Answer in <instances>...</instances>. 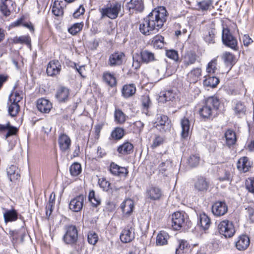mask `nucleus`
Returning a JSON list of instances; mask_svg holds the SVG:
<instances>
[{
    "label": "nucleus",
    "instance_id": "1",
    "mask_svg": "<svg viewBox=\"0 0 254 254\" xmlns=\"http://www.w3.org/2000/svg\"><path fill=\"white\" fill-rule=\"evenodd\" d=\"M167 16L165 7L159 6L154 8L140 22V32L146 36L157 33L163 26Z\"/></svg>",
    "mask_w": 254,
    "mask_h": 254
},
{
    "label": "nucleus",
    "instance_id": "2",
    "mask_svg": "<svg viewBox=\"0 0 254 254\" xmlns=\"http://www.w3.org/2000/svg\"><path fill=\"white\" fill-rule=\"evenodd\" d=\"M220 105L219 99L215 96L208 97L199 109V114L203 119H210L218 109Z\"/></svg>",
    "mask_w": 254,
    "mask_h": 254
},
{
    "label": "nucleus",
    "instance_id": "3",
    "mask_svg": "<svg viewBox=\"0 0 254 254\" xmlns=\"http://www.w3.org/2000/svg\"><path fill=\"white\" fill-rule=\"evenodd\" d=\"M124 3L121 1H116L108 5L106 7L100 10L102 18L107 17L111 19H116L121 14L123 15Z\"/></svg>",
    "mask_w": 254,
    "mask_h": 254
},
{
    "label": "nucleus",
    "instance_id": "4",
    "mask_svg": "<svg viewBox=\"0 0 254 254\" xmlns=\"http://www.w3.org/2000/svg\"><path fill=\"white\" fill-rule=\"evenodd\" d=\"M172 223V228L176 230H179L186 226L189 227L190 224L187 214L180 212H176L173 214Z\"/></svg>",
    "mask_w": 254,
    "mask_h": 254
},
{
    "label": "nucleus",
    "instance_id": "5",
    "mask_svg": "<svg viewBox=\"0 0 254 254\" xmlns=\"http://www.w3.org/2000/svg\"><path fill=\"white\" fill-rule=\"evenodd\" d=\"M222 41L223 43L234 51L238 50V41L233 36L228 28H223L222 33Z\"/></svg>",
    "mask_w": 254,
    "mask_h": 254
},
{
    "label": "nucleus",
    "instance_id": "6",
    "mask_svg": "<svg viewBox=\"0 0 254 254\" xmlns=\"http://www.w3.org/2000/svg\"><path fill=\"white\" fill-rule=\"evenodd\" d=\"M218 229L219 233L226 238L232 237L236 232L233 223L228 220L221 221L218 224Z\"/></svg>",
    "mask_w": 254,
    "mask_h": 254
},
{
    "label": "nucleus",
    "instance_id": "7",
    "mask_svg": "<svg viewBox=\"0 0 254 254\" xmlns=\"http://www.w3.org/2000/svg\"><path fill=\"white\" fill-rule=\"evenodd\" d=\"M65 233L63 236V240L68 245L75 244L78 240V231L74 225H69L65 227Z\"/></svg>",
    "mask_w": 254,
    "mask_h": 254
},
{
    "label": "nucleus",
    "instance_id": "8",
    "mask_svg": "<svg viewBox=\"0 0 254 254\" xmlns=\"http://www.w3.org/2000/svg\"><path fill=\"white\" fill-rule=\"evenodd\" d=\"M86 199V196L83 194H80L72 198L69 203V208L73 212H78L81 210L84 201Z\"/></svg>",
    "mask_w": 254,
    "mask_h": 254
},
{
    "label": "nucleus",
    "instance_id": "9",
    "mask_svg": "<svg viewBox=\"0 0 254 254\" xmlns=\"http://www.w3.org/2000/svg\"><path fill=\"white\" fill-rule=\"evenodd\" d=\"M125 55L121 52H115L111 54L108 61V64L111 67L120 66L123 63Z\"/></svg>",
    "mask_w": 254,
    "mask_h": 254
},
{
    "label": "nucleus",
    "instance_id": "10",
    "mask_svg": "<svg viewBox=\"0 0 254 254\" xmlns=\"http://www.w3.org/2000/svg\"><path fill=\"white\" fill-rule=\"evenodd\" d=\"M194 188L197 191H205L209 186V181L203 176H198L194 180Z\"/></svg>",
    "mask_w": 254,
    "mask_h": 254
},
{
    "label": "nucleus",
    "instance_id": "11",
    "mask_svg": "<svg viewBox=\"0 0 254 254\" xmlns=\"http://www.w3.org/2000/svg\"><path fill=\"white\" fill-rule=\"evenodd\" d=\"M162 196L161 190L157 187H149L146 190V197L151 200H159Z\"/></svg>",
    "mask_w": 254,
    "mask_h": 254
},
{
    "label": "nucleus",
    "instance_id": "12",
    "mask_svg": "<svg viewBox=\"0 0 254 254\" xmlns=\"http://www.w3.org/2000/svg\"><path fill=\"white\" fill-rule=\"evenodd\" d=\"M169 125L168 117L164 115L158 114L154 127H156L160 132H165Z\"/></svg>",
    "mask_w": 254,
    "mask_h": 254
},
{
    "label": "nucleus",
    "instance_id": "13",
    "mask_svg": "<svg viewBox=\"0 0 254 254\" xmlns=\"http://www.w3.org/2000/svg\"><path fill=\"white\" fill-rule=\"evenodd\" d=\"M153 163L155 165H159L158 169L160 173L164 176L167 175V172L171 166L169 161L168 160L163 161L161 158V156L159 155L158 158L154 159Z\"/></svg>",
    "mask_w": 254,
    "mask_h": 254
},
{
    "label": "nucleus",
    "instance_id": "14",
    "mask_svg": "<svg viewBox=\"0 0 254 254\" xmlns=\"http://www.w3.org/2000/svg\"><path fill=\"white\" fill-rule=\"evenodd\" d=\"M252 165L253 163L250 159L246 156H244L238 160L237 167L240 172L246 173L251 169Z\"/></svg>",
    "mask_w": 254,
    "mask_h": 254
},
{
    "label": "nucleus",
    "instance_id": "15",
    "mask_svg": "<svg viewBox=\"0 0 254 254\" xmlns=\"http://www.w3.org/2000/svg\"><path fill=\"white\" fill-rule=\"evenodd\" d=\"M61 70V64L59 61L53 60L48 64L47 73L49 76H53L59 74Z\"/></svg>",
    "mask_w": 254,
    "mask_h": 254
},
{
    "label": "nucleus",
    "instance_id": "16",
    "mask_svg": "<svg viewBox=\"0 0 254 254\" xmlns=\"http://www.w3.org/2000/svg\"><path fill=\"white\" fill-rule=\"evenodd\" d=\"M227 206L224 202L216 201L212 206V212L216 216L224 215L227 212Z\"/></svg>",
    "mask_w": 254,
    "mask_h": 254
},
{
    "label": "nucleus",
    "instance_id": "17",
    "mask_svg": "<svg viewBox=\"0 0 254 254\" xmlns=\"http://www.w3.org/2000/svg\"><path fill=\"white\" fill-rule=\"evenodd\" d=\"M58 142L62 151L68 153L71 145V140L69 136L65 134H62L59 137Z\"/></svg>",
    "mask_w": 254,
    "mask_h": 254
},
{
    "label": "nucleus",
    "instance_id": "18",
    "mask_svg": "<svg viewBox=\"0 0 254 254\" xmlns=\"http://www.w3.org/2000/svg\"><path fill=\"white\" fill-rule=\"evenodd\" d=\"M135 237L134 229L128 227L125 228L120 234L121 241L124 243H129Z\"/></svg>",
    "mask_w": 254,
    "mask_h": 254
},
{
    "label": "nucleus",
    "instance_id": "19",
    "mask_svg": "<svg viewBox=\"0 0 254 254\" xmlns=\"http://www.w3.org/2000/svg\"><path fill=\"white\" fill-rule=\"evenodd\" d=\"M110 171L113 175L119 177H125L128 173L126 168L119 166L114 162L111 163Z\"/></svg>",
    "mask_w": 254,
    "mask_h": 254
},
{
    "label": "nucleus",
    "instance_id": "20",
    "mask_svg": "<svg viewBox=\"0 0 254 254\" xmlns=\"http://www.w3.org/2000/svg\"><path fill=\"white\" fill-rule=\"evenodd\" d=\"M37 108L41 113H48L52 108V104L49 100L41 98L37 100Z\"/></svg>",
    "mask_w": 254,
    "mask_h": 254
},
{
    "label": "nucleus",
    "instance_id": "21",
    "mask_svg": "<svg viewBox=\"0 0 254 254\" xmlns=\"http://www.w3.org/2000/svg\"><path fill=\"white\" fill-rule=\"evenodd\" d=\"M69 95V89L61 86L57 90L56 97L60 102H65L68 100Z\"/></svg>",
    "mask_w": 254,
    "mask_h": 254
},
{
    "label": "nucleus",
    "instance_id": "22",
    "mask_svg": "<svg viewBox=\"0 0 254 254\" xmlns=\"http://www.w3.org/2000/svg\"><path fill=\"white\" fill-rule=\"evenodd\" d=\"M175 97V93L172 90H166L160 92L158 98L159 102L165 103L173 101Z\"/></svg>",
    "mask_w": 254,
    "mask_h": 254
},
{
    "label": "nucleus",
    "instance_id": "23",
    "mask_svg": "<svg viewBox=\"0 0 254 254\" xmlns=\"http://www.w3.org/2000/svg\"><path fill=\"white\" fill-rule=\"evenodd\" d=\"M236 247L239 250H246L250 245L249 238L245 235L239 236L236 242Z\"/></svg>",
    "mask_w": 254,
    "mask_h": 254
},
{
    "label": "nucleus",
    "instance_id": "24",
    "mask_svg": "<svg viewBox=\"0 0 254 254\" xmlns=\"http://www.w3.org/2000/svg\"><path fill=\"white\" fill-rule=\"evenodd\" d=\"M232 167L227 166L218 171L219 180L221 181H230L232 178Z\"/></svg>",
    "mask_w": 254,
    "mask_h": 254
},
{
    "label": "nucleus",
    "instance_id": "25",
    "mask_svg": "<svg viewBox=\"0 0 254 254\" xmlns=\"http://www.w3.org/2000/svg\"><path fill=\"white\" fill-rule=\"evenodd\" d=\"M133 208V202L130 199H126L121 205V208L123 213L126 215H129L132 212Z\"/></svg>",
    "mask_w": 254,
    "mask_h": 254
},
{
    "label": "nucleus",
    "instance_id": "26",
    "mask_svg": "<svg viewBox=\"0 0 254 254\" xmlns=\"http://www.w3.org/2000/svg\"><path fill=\"white\" fill-rule=\"evenodd\" d=\"M127 7L129 11L132 10L137 12H141L144 9V4L142 0H130L127 3Z\"/></svg>",
    "mask_w": 254,
    "mask_h": 254
},
{
    "label": "nucleus",
    "instance_id": "27",
    "mask_svg": "<svg viewBox=\"0 0 254 254\" xmlns=\"http://www.w3.org/2000/svg\"><path fill=\"white\" fill-rule=\"evenodd\" d=\"M201 75V69L196 67L190 70L187 75V80L190 83H195Z\"/></svg>",
    "mask_w": 254,
    "mask_h": 254
},
{
    "label": "nucleus",
    "instance_id": "28",
    "mask_svg": "<svg viewBox=\"0 0 254 254\" xmlns=\"http://www.w3.org/2000/svg\"><path fill=\"white\" fill-rule=\"evenodd\" d=\"M117 151L122 155L130 154L133 151V146L128 141L125 142L118 147Z\"/></svg>",
    "mask_w": 254,
    "mask_h": 254
},
{
    "label": "nucleus",
    "instance_id": "29",
    "mask_svg": "<svg viewBox=\"0 0 254 254\" xmlns=\"http://www.w3.org/2000/svg\"><path fill=\"white\" fill-rule=\"evenodd\" d=\"M136 92V87L133 84H126L123 86L122 93L125 98L132 96Z\"/></svg>",
    "mask_w": 254,
    "mask_h": 254
},
{
    "label": "nucleus",
    "instance_id": "30",
    "mask_svg": "<svg viewBox=\"0 0 254 254\" xmlns=\"http://www.w3.org/2000/svg\"><path fill=\"white\" fill-rule=\"evenodd\" d=\"M140 54L143 63L148 64L156 60L154 54L148 50H142Z\"/></svg>",
    "mask_w": 254,
    "mask_h": 254
},
{
    "label": "nucleus",
    "instance_id": "31",
    "mask_svg": "<svg viewBox=\"0 0 254 254\" xmlns=\"http://www.w3.org/2000/svg\"><path fill=\"white\" fill-rule=\"evenodd\" d=\"M6 130H7V132L5 134V138H8L11 135H15L17 132V128L13 126H11L9 122H8L6 125L0 124V132H3Z\"/></svg>",
    "mask_w": 254,
    "mask_h": 254
},
{
    "label": "nucleus",
    "instance_id": "32",
    "mask_svg": "<svg viewBox=\"0 0 254 254\" xmlns=\"http://www.w3.org/2000/svg\"><path fill=\"white\" fill-rule=\"evenodd\" d=\"M182 128L181 136L183 138H187L189 134L190 129V122L188 119L184 117L181 121Z\"/></svg>",
    "mask_w": 254,
    "mask_h": 254
},
{
    "label": "nucleus",
    "instance_id": "33",
    "mask_svg": "<svg viewBox=\"0 0 254 254\" xmlns=\"http://www.w3.org/2000/svg\"><path fill=\"white\" fill-rule=\"evenodd\" d=\"M226 143L227 146L231 147L234 145L237 141L236 133L231 129L227 130L225 133Z\"/></svg>",
    "mask_w": 254,
    "mask_h": 254
},
{
    "label": "nucleus",
    "instance_id": "34",
    "mask_svg": "<svg viewBox=\"0 0 254 254\" xmlns=\"http://www.w3.org/2000/svg\"><path fill=\"white\" fill-rule=\"evenodd\" d=\"M114 116L115 122L120 125L124 124L127 118L126 114L120 109H115Z\"/></svg>",
    "mask_w": 254,
    "mask_h": 254
},
{
    "label": "nucleus",
    "instance_id": "35",
    "mask_svg": "<svg viewBox=\"0 0 254 254\" xmlns=\"http://www.w3.org/2000/svg\"><path fill=\"white\" fill-rule=\"evenodd\" d=\"M3 217L5 223L16 221L18 218V214L15 210H6L3 213Z\"/></svg>",
    "mask_w": 254,
    "mask_h": 254
},
{
    "label": "nucleus",
    "instance_id": "36",
    "mask_svg": "<svg viewBox=\"0 0 254 254\" xmlns=\"http://www.w3.org/2000/svg\"><path fill=\"white\" fill-rule=\"evenodd\" d=\"M198 224L203 230H207L210 225V220L205 213H200L198 217Z\"/></svg>",
    "mask_w": 254,
    "mask_h": 254
},
{
    "label": "nucleus",
    "instance_id": "37",
    "mask_svg": "<svg viewBox=\"0 0 254 254\" xmlns=\"http://www.w3.org/2000/svg\"><path fill=\"white\" fill-rule=\"evenodd\" d=\"M197 60V56L195 54L192 52L187 53L184 56L183 63L186 67L194 64Z\"/></svg>",
    "mask_w": 254,
    "mask_h": 254
},
{
    "label": "nucleus",
    "instance_id": "38",
    "mask_svg": "<svg viewBox=\"0 0 254 254\" xmlns=\"http://www.w3.org/2000/svg\"><path fill=\"white\" fill-rule=\"evenodd\" d=\"M169 238V236L167 232L164 231H160L156 237L157 245L163 246L166 245Z\"/></svg>",
    "mask_w": 254,
    "mask_h": 254
},
{
    "label": "nucleus",
    "instance_id": "39",
    "mask_svg": "<svg viewBox=\"0 0 254 254\" xmlns=\"http://www.w3.org/2000/svg\"><path fill=\"white\" fill-rule=\"evenodd\" d=\"M203 80V85L205 86L215 87L219 82V80L215 76H205Z\"/></svg>",
    "mask_w": 254,
    "mask_h": 254
},
{
    "label": "nucleus",
    "instance_id": "40",
    "mask_svg": "<svg viewBox=\"0 0 254 254\" xmlns=\"http://www.w3.org/2000/svg\"><path fill=\"white\" fill-rule=\"evenodd\" d=\"M7 174L11 181L17 180L20 177L18 173L17 168L13 165H10L7 168Z\"/></svg>",
    "mask_w": 254,
    "mask_h": 254
},
{
    "label": "nucleus",
    "instance_id": "41",
    "mask_svg": "<svg viewBox=\"0 0 254 254\" xmlns=\"http://www.w3.org/2000/svg\"><path fill=\"white\" fill-rule=\"evenodd\" d=\"M222 58L227 65L232 67L236 63L235 56L232 53L225 52L222 55Z\"/></svg>",
    "mask_w": 254,
    "mask_h": 254
},
{
    "label": "nucleus",
    "instance_id": "42",
    "mask_svg": "<svg viewBox=\"0 0 254 254\" xmlns=\"http://www.w3.org/2000/svg\"><path fill=\"white\" fill-rule=\"evenodd\" d=\"M103 79L104 82L111 87H113L116 85V77L109 72H105L103 73Z\"/></svg>",
    "mask_w": 254,
    "mask_h": 254
},
{
    "label": "nucleus",
    "instance_id": "43",
    "mask_svg": "<svg viewBox=\"0 0 254 254\" xmlns=\"http://www.w3.org/2000/svg\"><path fill=\"white\" fill-rule=\"evenodd\" d=\"M213 0H201L197 2L196 6L199 10L207 11L212 6Z\"/></svg>",
    "mask_w": 254,
    "mask_h": 254
},
{
    "label": "nucleus",
    "instance_id": "44",
    "mask_svg": "<svg viewBox=\"0 0 254 254\" xmlns=\"http://www.w3.org/2000/svg\"><path fill=\"white\" fill-rule=\"evenodd\" d=\"M125 135V130L120 127H117L112 131L111 138L115 140H120Z\"/></svg>",
    "mask_w": 254,
    "mask_h": 254
},
{
    "label": "nucleus",
    "instance_id": "45",
    "mask_svg": "<svg viewBox=\"0 0 254 254\" xmlns=\"http://www.w3.org/2000/svg\"><path fill=\"white\" fill-rule=\"evenodd\" d=\"M10 104L8 107V113L11 117H15L18 114L19 111V106L18 103L12 101V99L9 98Z\"/></svg>",
    "mask_w": 254,
    "mask_h": 254
},
{
    "label": "nucleus",
    "instance_id": "46",
    "mask_svg": "<svg viewBox=\"0 0 254 254\" xmlns=\"http://www.w3.org/2000/svg\"><path fill=\"white\" fill-rule=\"evenodd\" d=\"M216 32L214 28H210L204 36V39L208 43L213 44L215 43V35Z\"/></svg>",
    "mask_w": 254,
    "mask_h": 254
},
{
    "label": "nucleus",
    "instance_id": "47",
    "mask_svg": "<svg viewBox=\"0 0 254 254\" xmlns=\"http://www.w3.org/2000/svg\"><path fill=\"white\" fill-rule=\"evenodd\" d=\"M154 47L156 49H162L164 47V37L161 35L155 36L152 40Z\"/></svg>",
    "mask_w": 254,
    "mask_h": 254
},
{
    "label": "nucleus",
    "instance_id": "48",
    "mask_svg": "<svg viewBox=\"0 0 254 254\" xmlns=\"http://www.w3.org/2000/svg\"><path fill=\"white\" fill-rule=\"evenodd\" d=\"M13 42L15 44H25L28 46L30 45L31 39L29 36H21L15 37L13 39Z\"/></svg>",
    "mask_w": 254,
    "mask_h": 254
},
{
    "label": "nucleus",
    "instance_id": "49",
    "mask_svg": "<svg viewBox=\"0 0 254 254\" xmlns=\"http://www.w3.org/2000/svg\"><path fill=\"white\" fill-rule=\"evenodd\" d=\"M53 13L56 16H62L64 14V10L62 6L59 1H55L53 5L52 9Z\"/></svg>",
    "mask_w": 254,
    "mask_h": 254
},
{
    "label": "nucleus",
    "instance_id": "50",
    "mask_svg": "<svg viewBox=\"0 0 254 254\" xmlns=\"http://www.w3.org/2000/svg\"><path fill=\"white\" fill-rule=\"evenodd\" d=\"M88 199L94 206H97L101 202L100 199L99 197L95 196V191L93 190L90 191L88 195Z\"/></svg>",
    "mask_w": 254,
    "mask_h": 254
},
{
    "label": "nucleus",
    "instance_id": "51",
    "mask_svg": "<svg viewBox=\"0 0 254 254\" xmlns=\"http://www.w3.org/2000/svg\"><path fill=\"white\" fill-rule=\"evenodd\" d=\"M70 172L72 176H77L81 172V167L79 163H74L70 167Z\"/></svg>",
    "mask_w": 254,
    "mask_h": 254
},
{
    "label": "nucleus",
    "instance_id": "52",
    "mask_svg": "<svg viewBox=\"0 0 254 254\" xmlns=\"http://www.w3.org/2000/svg\"><path fill=\"white\" fill-rule=\"evenodd\" d=\"M200 161V157L198 155H191L188 159V164L191 167L197 166Z\"/></svg>",
    "mask_w": 254,
    "mask_h": 254
},
{
    "label": "nucleus",
    "instance_id": "53",
    "mask_svg": "<svg viewBox=\"0 0 254 254\" xmlns=\"http://www.w3.org/2000/svg\"><path fill=\"white\" fill-rule=\"evenodd\" d=\"M83 27V23H75L68 29V32L72 35H75L80 32L82 30Z\"/></svg>",
    "mask_w": 254,
    "mask_h": 254
},
{
    "label": "nucleus",
    "instance_id": "54",
    "mask_svg": "<svg viewBox=\"0 0 254 254\" xmlns=\"http://www.w3.org/2000/svg\"><path fill=\"white\" fill-rule=\"evenodd\" d=\"M234 110L236 115L241 116L245 114L246 109L244 104L241 102H239L236 103Z\"/></svg>",
    "mask_w": 254,
    "mask_h": 254
},
{
    "label": "nucleus",
    "instance_id": "55",
    "mask_svg": "<svg viewBox=\"0 0 254 254\" xmlns=\"http://www.w3.org/2000/svg\"><path fill=\"white\" fill-rule=\"evenodd\" d=\"M87 239L88 242L90 244L94 245L98 242V235L94 232H89L88 234Z\"/></svg>",
    "mask_w": 254,
    "mask_h": 254
},
{
    "label": "nucleus",
    "instance_id": "56",
    "mask_svg": "<svg viewBox=\"0 0 254 254\" xmlns=\"http://www.w3.org/2000/svg\"><path fill=\"white\" fill-rule=\"evenodd\" d=\"M98 183L100 187L103 188V190L105 191H108L110 189H112V188L111 187V184L105 178H103L99 179Z\"/></svg>",
    "mask_w": 254,
    "mask_h": 254
},
{
    "label": "nucleus",
    "instance_id": "57",
    "mask_svg": "<svg viewBox=\"0 0 254 254\" xmlns=\"http://www.w3.org/2000/svg\"><path fill=\"white\" fill-rule=\"evenodd\" d=\"M217 61L213 60L210 62L207 65L206 71L209 73H214L217 70Z\"/></svg>",
    "mask_w": 254,
    "mask_h": 254
},
{
    "label": "nucleus",
    "instance_id": "58",
    "mask_svg": "<svg viewBox=\"0 0 254 254\" xmlns=\"http://www.w3.org/2000/svg\"><path fill=\"white\" fill-rule=\"evenodd\" d=\"M166 56L174 61H177L179 59L178 53L174 50H168L166 51Z\"/></svg>",
    "mask_w": 254,
    "mask_h": 254
},
{
    "label": "nucleus",
    "instance_id": "59",
    "mask_svg": "<svg viewBox=\"0 0 254 254\" xmlns=\"http://www.w3.org/2000/svg\"><path fill=\"white\" fill-rule=\"evenodd\" d=\"M142 105L143 107V110L147 111L148 108L150 106L151 103L150 98L148 95L143 96L141 98Z\"/></svg>",
    "mask_w": 254,
    "mask_h": 254
},
{
    "label": "nucleus",
    "instance_id": "60",
    "mask_svg": "<svg viewBox=\"0 0 254 254\" xmlns=\"http://www.w3.org/2000/svg\"><path fill=\"white\" fill-rule=\"evenodd\" d=\"M246 186L249 192L254 194V178L249 179L246 183Z\"/></svg>",
    "mask_w": 254,
    "mask_h": 254
},
{
    "label": "nucleus",
    "instance_id": "61",
    "mask_svg": "<svg viewBox=\"0 0 254 254\" xmlns=\"http://www.w3.org/2000/svg\"><path fill=\"white\" fill-rule=\"evenodd\" d=\"M163 138L160 136H156L153 140L151 147L152 148H155L160 145L163 142Z\"/></svg>",
    "mask_w": 254,
    "mask_h": 254
},
{
    "label": "nucleus",
    "instance_id": "62",
    "mask_svg": "<svg viewBox=\"0 0 254 254\" xmlns=\"http://www.w3.org/2000/svg\"><path fill=\"white\" fill-rule=\"evenodd\" d=\"M241 39H242L243 44L245 46H248L249 45L251 44L253 42V40L250 38V37L248 35H243L241 38Z\"/></svg>",
    "mask_w": 254,
    "mask_h": 254
},
{
    "label": "nucleus",
    "instance_id": "63",
    "mask_svg": "<svg viewBox=\"0 0 254 254\" xmlns=\"http://www.w3.org/2000/svg\"><path fill=\"white\" fill-rule=\"evenodd\" d=\"M188 245V244L187 241L184 240L180 241L178 248L176 249V253H180L181 251L184 250L185 248L187 247Z\"/></svg>",
    "mask_w": 254,
    "mask_h": 254
},
{
    "label": "nucleus",
    "instance_id": "64",
    "mask_svg": "<svg viewBox=\"0 0 254 254\" xmlns=\"http://www.w3.org/2000/svg\"><path fill=\"white\" fill-rule=\"evenodd\" d=\"M246 209L247 210L250 219L252 222H254V209L248 207L246 208Z\"/></svg>",
    "mask_w": 254,
    "mask_h": 254
}]
</instances>
